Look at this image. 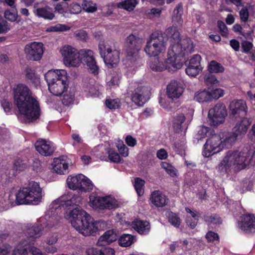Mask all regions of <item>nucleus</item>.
Returning <instances> with one entry per match:
<instances>
[{"instance_id":"nucleus-1","label":"nucleus","mask_w":255,"mask_h":255,"mask_svg":"<svg viewBox=\"0 0 255 255\" xmlns=\"http://www.w3.org/2000/svg\"><path fill=\"white\" fill-rule=\"evenodd\" d=\"M82 199L81 196L71 192L62 195L51 203L49 210L40 222H43L48 229H55L61 219L58 213L63 209L64 218L80 234L85 237L95 236L105 224L94 220L79 206Z\"/></svg>"},{"instance_id":"nucleus-2","label":"nucleus","mask_w":255,"mask_h":255,"mask_svg":"<svg viewBox=\"0 0 255 255\" xmlns=\"http://www.w3.org/2000/svg\"><path fill=\"white\" fill-rule=\"evenodd\" d=\"M166 34L171 37V43L167 53V58L163 62L159 58L154 59L149 64L150 68L155 71H162L165 69L175 71L179 69L182 63L179 59L180 56L191 53L194 51V45L189 38L181 40L180 34L175 26L168 27Z\"/></svg>"},{"instance_id":"nucleus-3","label":"nucleus","mask_w":255,"mask_h":255,"mask_svg":"<svg viewBox=\"0 0 255 255\" xmlns=\"http://www.w3.org/2000/svg\"><path fill=\"white\" fill-rule=\"evenodd\" d=\"M13 91L14 103L19 112V117L23 118L25 122L38 119L40 116L39 105L28 88L19 84L14 88Z\"/></svg>"},{"instance_id":"nucleus-4","label":"nucleus","mask_w":255,"mask_h":255,"mask_svg":"<svg viewBox=\"0 0 255 255\" xmlns=\"http://www.w3.org/2000/svg\"><path fill=\"white\" fill-rule=\"evenodd\" d=\"M251 153L248 147L228 151L223 156L217 169L222 174L238 172L249 164Z\"/></svg>"},{"instance_id":"nucleus-5","label":"nucleus","mask_w":255,"mask_h":255,"mask_svg":"<svg viewBox=\"0 0 255 255\" xmlns=\"http://www.w3.org/2000/svg\"><path fill=\"white\" fill-rule=\"evenodd\" d=\"M85 62L89 71L94 74L99 73V67L96 64L93 51L90 49H82L76 50L71 56L63 61L67 68H78Z\"/></svg>"},{"instance_id":"nucleus-6","label":"nucleus","mask_w":255,"mask_h":255,"mask_svg":"<svg viewBox=\"0 0 255 255\" xmlns=\"http://www.w3.org/2000/svg\"><path fill=\"white\" fill-rule=\"evenodd\" d=\"M85 62L89 71L94 74L99 73V67L96 64L93 51L90 49H82L76 50L71 56L63 61L67 68H78Z\"/></svg>"},{"instance_id":"nucleus-7","label":"nucleus","mask_w":255,"mask_h":255,"mask_svg":"<svg viewBox=\"0 0 255 255\" xmlns=\"http://www.w3.org/2000/svg\"><path fill=\"white\" fill-rule=\"evenodd\" d=\"M85 62L89 71L94 74L99 73V67L96 64L93 51L90 49H82L76 50L71 56L63 61L67 68H78Z\"/></svg>"},{"instance_id":"nucleus-8","label":"nucleus","mask_w":255,"mask_h":255,"mask_svg":"<svg viewBox=\"0 0 255 255\" xmlns=\"http://www.w3.org/2000/svg\"><path fill=\"white\" fill-rule=\"evenodd\" d=\"M44 78L49 92L54 96H61L69 87L68 75L65 69L49 70L45 74Z\"/></svg>"},{"instance_id":"nucleus-9","label":"nucleus","mask_w":255,"mask_h":255,"mask_svg":"<svg viewBox=\"0 0 255 255\" xmlns=\"http://www.w3.org/2000/svg\"><path fill=\"white\" fill-rule=\"evenodd\" d=\"M44 195L39 184L32 181L27 186L20 188L15 195V202L17 205H38L42 202Z\"/></svg>"},{"instance_id":"nucleus-10","label":"nucleus","mask_w":255,"mask_h":255,"mask_svg":"<svg viewBox=\"0 0 255 255\" xmlns=\"http://www.w3.org/2000/svg\"><path fill=\"white\" fill-rule=\"evenodd\" d=\"M165 35L169 37L171 42V37L166 34V31L164 34L161 32H154L147 40L144 50L148 56L156 57L165 53L167 40Z\"/></svg>"},{"instance_id":"nucleus-11","label":"nucleus","mask_w":255,"mask_h":255,"mask_svg":"<svg viewBox=\"0 0 255 255\" xmlns=\"http://www.w3.org/2000/svg\"><path fill=\"white\" fill-rule=\"evenodd\" d=\"M99 50L101 56L108 67H113L119 62L120 50L114 45H109L102 42L99 44Z\"/></svg>"},{"instance_id":"nucleus-12","label":"nucleus","mask_w":255,"mask_h":255,"mask_svg":"<svg viewBox=\"0 0 255 255\" xmlns=\"http://www.w3.org/2000/svg\"><path fill=\"white\" fill-rule=\"evenodd\" d=\"M66 182L68 187L73 190H80L82 192H90L94 187L92 182L82 174L69 175Z\"/></svg>"},{"instance_id":"nucleus-13","label":"nucleus","mask_w":255,"mask_h":255,"mask_svg":"<svg viewBox=\"0 0 255 255\" xmlns=\"http://www.w3.org/2000/svg\"><path fill=\"white\" fill-rule=\"evenodd\" d=\"M127 60L133 62L138 58V52L142 44V39L131 34L126 39Z\"/></svg>"},{"instance_id":"nucleus-14","label":"nucleus","mask_w":255,"mask_h":255,"mask_svg":"<svg viewBox=\"0 0 255 255\" xmlns=\"http://www.w3.org/2000/svg\"><path fill=\"white\" fill-rule=\"evenodd\" d=\"M129 90L132 92L131 100L136 105L142 106L149 99L148 89L137 82H132L129 84Z\"/></svg>"},{"instance_id":"nucleus-15","label":"nucleus","mask_w":255,"mask_h":255,"mask_svg":"<svg viewBox=\"0 0 255 255\" xmlns=\"http://www.w3.org/2000/svg\"><path fill=\"white\" fill-rule=\"evenodd\" d=\"M23 234L21 239L25 241L24 245L33 244L42 235L41 226L36 223L27 224L24 227Z\"/></svg>"},{"instance_id":"nucleus-16","label":"nucleus","mask_w":255,"mask_h":255,"mask_svg":"<svg viewBox=\"0 0 255 255\" xmlns=\"http://www.w3.org/2000/svg\"><path fill=\"white\" fill-rule=\"evenodd\" d=\"M227 115L226 107L223 105L217 104L209 111V122L212 126H218L225 122Z\"/></svg>"},{"instance_id":"nucleus-17","label":"nucleus","mask_w":255,"mask_h":255,"mask_svg":"<svg viewBox=\"0 0 255 255\" xmlns=\"http://www.w3.org/2000/svg\"><path fill=\"white\" fill-rule=\"evenodd\" d=\"M220 139V136L215 134L207 140L202 151L204 157H208L223 150Z\"/></svg>"},{"instance_id":"nucleus-18","label":"nucleus","mask_w":255,"mask_h":255,"mask_svg":"<svg viewBox=\"0 0 255 255\" xmlns=\"http://www.w3.org/2000/svg\"><path fill=\"white\" fill-rule=\"evenodd\" d=\"M71 159L66 156L55 158L52 163V169L54 172L59 175H64L69 173V168L72 166Z\"/></svg>"},{"instance_id":"nucleus-19","label":"nucleus","mask_w":255,"mask_h":255,"mask_svg":"<svg viewBox=\"0 0 255 255\" xmlns=\"http://www.w3.org/2000/svg\"><path fill=\"white\" fill-rule=\"evenodd\" d=\"M43 51V44L41 42H33L26 45L24 48L27 57L34 61H37L41 58Z\"/></svg>"},{"instance_id":"nucleus-20","label":"nucleus","mask_w":255,"mask_h":255,"mask_svg":"<svg viewBox=\"0 0 255 255\" xmlns=\"http://www.w3.org/2000/svg\"><path fill=\"white\" fill-rule=\"evenodd\" d=\"M238 227L246 234L255 232V217L253 215L247 214L241 216L238 222Z\"/></svg>"},{"instance_id":"nucleus-21","label":"nucleus","mask_w":255,"mask_h":255,"mask_svg":"<svg viewBox=\"0 0 255 255\" xmlns=\"http://www.w3.org/2000/svg\"><path fill=\"white\" fill-rule=\"evenodd\" d=\"M230 115L235 118L244 117L247 112V106L243 100H234L229 106Z\"/></svg>"},{"instance_id":"nucleus-22","label":"nucleus","mask_w":255,"mask_h":255,"mask_svg":"<svg viewBox=\"0 0 255 255\" xmlns=\"http://www.w3.org/2000/svg\"><path fill=\"white\" fill-rule=\"evenodd\" d=\"M36 150L41 155L45 156L52 154L55 149L53 142L43 139H39L35 143Z\"/></svg>"},{"instance_id":"nucleus-23","label":"nucleus","mask_w":255,"mask_h":255,"mask_svg":"<svg viewBox=\"0 0 255 255\" xmlns=\"http://www.w3.org/2000/svg\"><path fill=\"white\" fill-rule=\"evenodd\" d=\"M184 87L182 83L176 81H171L167 86L166 94L171 99L179 98L183 94Z\"/></svg>"},{"instance_id":"nucleus-24","label":"nucleus","mask_w":255,"mask_h":255,"mask_svg":"<svg viewBox=\"0 0 255 255\" xmlns=\"http://www.w3.org/2000/svg\"><path fill=\"white\" fill-rule=\"evenodd\" d=\"M218 135L220 136V141L222 149L230 148L238 139H240L233 131L221 132Z\"/></svg>"},{"instance_id":"nucleus-25","label":"nucleus","mask_w":255,"mask_h":255,"mask_svg":"<svg viewBox=\"0 0 255 255\" xmlns=\"http://www.w3.org/2000/svg\"><path fill=\"white\" fill-rule=\"evenodd\" d=\"M33 12L35 16L45 19L52 20L55 16L52 8L47 5L39 7L37 3L34 4Z\"/></svg>"},{"instance_id":"nucleus-26","label":"nucleus","mask_w":255,"mask_h":255,"mask_svg":"<svg viewBox=\"0 0 255 255\" xmlns=\"http://www.w3.org/2000/svg\"><path fill=\"white\" fill-rule=\"evenodd\" d=\"M239 121L233 128V131L241 139L246 133L250 123L247 118L244 117L239 118Z\"/></svg>"},{"instance_id":"nucleus-27","label":"nucleus","mask_w":255,"mask_h":255,"mask_svg":"<svg viewBox=\"0 0 255 255\" xmlns=\"http://www.w3.org/2000/svg\"><path fill=\"white\" fill-rule=\"evenodd\" d=\"M167 197L161 191L156 190L152 192L150 197V202L156 207H163L167 203Z\"/></svg>"},{"instance_id":"nucleus-28","label":"nucleus","mask_w":255,"mask_h":255,"mask_svg":"<svg viewBox=\"0 0 255 255\" xmlns=\"http://www.w3.org/2000/svg\"><path fill=\"white\" fill-rule=\"evenodd\" d=\"M117 233L113 230H109L101 236L97 241V245L99 246H104L109 245L118 239Z\"/></svg>"},{"instance_id":"nucleus-29","label":"nucleus","mask_w":255,"mask_h":255,"mask_svg":"<svg viewBox=\"0 0 255 255\" xmlns=\"http://www.w3.org/2000/svg\"><path fill=\"white\" fill-rule=\"evenodd\" d=\"M103 88L98 85L85 84L83 86V91L85 95L87 97H98Z\"/></svg>"},{"instance_id":"nucleus-30","label":"nucleus","mask_w":255,"mask_h":255,"mask_svg":"<svg viewBox=\"0 0 255 255\" xmlns=\"http://www.w3.org/2000/svg\"><path fill=\"white\" fill-rule=\"evenodd\" d=\"M119 206V202L114 196L110 195L103 196L102 210L115 209Z\"/></svg>"},{"instance_id":"nucleus-31","label":"nucleus","mask_w":255,"mask_h":255,"mask_svg":"<svg viewBox=\"0 0 255 255\" xmlns=\"http://www.w3.org/2000/svg\"><path fill=\"white\" fill-rule=\"evenodd\" d=\"M131 226L135 230L141 235L148 234L150 229L149 223L146 221L136 220L132 222Z\"/></svg>"},{"instance_id":"nucleus-32","label":"nucleus","mask_w":255,"mask_h":255,"mask_svg":"<svg viewBox=\"0 0 255 255\" xmlns=\"http://www.w3.org/2000/svg\"><path fill=\"white\" fill-rule=\"evenodd\" d=\"M173 128L175 131L179 132L183 130H186L187 127L185 123V117L182 114L177 115L174 117Z\"/></svg>"},{"instance_id":"nucleus-33","label":"nucleus","mask_w":255,"mask_h":255,"mask_svg":"<svg viewBox=\"0 0 255 255\" xmlns=\"http://www.w3.org/2000/svg\"><path fill=\"white\" fill-rule=\"evenodd\" d=\"M183 7L181 4H178L175 7L172 17V21L174 25L181 26L182 25L183 20L182 19Z\"/></svg>"},{"instance_id":"nucleus-34","label":"nucleus","mask_w":255,"mask_h":255,"mask_svg":"<svg viewBox=\"0 0 255 255\" xmlns=\"http://www.w3.org/2000/svg\"><path fill=\"white\" fill-rule=\"evenodd\" d=\"M185 211L189 214L186 218V223L191 228L193 229L197 224L199 215L197 212L192 211L188 208H185Z\"/></svg>"},{"instance_id":"nucleus-35","label":"nucleus","mask_w":255,"mask_h":255,"mask_svg":"<svg viewBox=\"0 0 255 255\" xmlns=\"http://www.w3.org/2000/svg\"><path fill=\"white\" fill-rule=\"evenodd\" d=\"M89 205L93 209L98 210H102L103 196H98L96 193H92L89 197Z\"/></svg>"},{"instance_id":"nucleus-36","label":"nucleus","mask_w":255,"mask_h":255,"mask_svg":"<svg viewBox=\"0 0 255 255\" xmlns=\"http://www.w3.org/2000/svg\"><path fill=\"white\" fill-rule=\"evenodd\" d=\"M63 94V97L62 100V103L67 106L72 104L75 100L74 88H68L67 90H66Z\"/></svg>"},{"instance_id":"nucleus-37","label":"nucleus","mask_w":255,"mask_h":255,"mask_svg":"<svg viewBox=\"0 0 255 255\" xmlns=\"http://www.w3.org/2000/svg\"><path fill=\"white\" fill-rule=\"evenodd\" d=\"M77 49L69 44H65L61 46L59 48V53L62 58L63 61L66 59L68 57L71 55Z\"/></svg>"},{"instance_id":"nucleus-38","label":"nucleus","mask_w":255,"mask_h":255,"mask_svg":"<svg viewBox=\"0 0 255 255\" xmlns=\"http://www.w3.org/2000/svg\"><path fill=\"white\" fill-rule=\"evenodd\" d=\"M208 70L211 73H219L224 72L225 68L221 64L212 60L208 64Z\"/></svg>"},{"instance_id":"nucleus-39","label":"nucleus","mask_w":255,"mask_h":255,"mask_svg":"<svg viewBox=\"0 0 255 255\" xmlns=\"http://www.w3.org/2000/svg\"><path fill=\"white\" fill-rule=\"evenodd\" d=\"M138 1L137 0H125L118 3L119 8H123L127 11H130L135 7Z\"/></svg>"},{"instance_id":"nucleus-40","label":"nucleus","mask_w":255,"mask_h":255,"mask_svg":"<svg viewBox=\"0 0 255 255\" xmlns=\"http://www.w3.org/2000/svg\"><path fill=\"white\" fill-rule=\"evenodd\" d=\"M25 241L20 239L18 244L13 250L12 255H27V246L29 244H26Z\"/></svg>"},{"instance_id":"nucleus-41","label":"nucleus","mask_w":255,"mask_h":255,"mask_svg":"<svg viewBox=\"0 0 255 255\" xmlns=\"http://www.w3.org/2000/svg\"><path fill=\"white\" fill-rule=\"evenodd\" d=\"M194 100L199 103L210 101L209 90H204L197 92L194 96Z\"/></svg>"},{"instance_id":"nucleus-42","label":"nucleus","mask_w":255,"mask_h":255,"mask_svg":"<svg viewBox=\"0 0 255 255\" xmlns=\"http://www.w3.org/2000/svg\"><path fill=\"white\" fill-rule=\"evenodd\" d=\"M161 166L170 177H176L177 176V170L170 163L166 162H162Z\"/></svg>"},{"instance_id":"nucleus-43","label":"nucleus","mask_w":255,"mask_h":255,"mask_svg":"<svg viewBox=\"0 0 255 255\" xmlns=\"http://www.w3.org/2000/svg\"><path fill=\"white\" fill-rule=\"evenodd\" d=\"M4 17L11 22L16 20L18 14L15 6L11 7V9H6L4 12Z\"/></svg>"},{"instance_id":"nucleus-44","label":"nucleus","mask_w":255,"mask_h":255,"mask_svg":"<svg viewBox=\"0 0 255 255\" xmlns=\"http://www.w3.org/2000/svg\"><path fill=\"white\" fill-rule=\"evenodd\" d=\"M134 242V237L129 234H125L122 236L119 240V244L122 247L130 246Z\"/></svg>"},{"instance_id":"nucleus-45","label":"nucleus","mask_w":255,"mask_h":255,"mask_svg":"<svg viewBox=\"0 0 255 255\" xmlns=\"http://www.w3.org/2000/svg\"><path fill=\"white\" fill-rule=\"evenodd\" d=\"M208 90L210 101L213 100L219 99L222 97L225 94L224 90L221 88H213Z\"/></svg>"},{"instance_id":"nucleus-46","label":"nucleus","mask_w":255,"mask_h":255,"mask_svg":"<svg viewBox=\"0 0 255 255\" xmlns=\"http://www.w3.org/2000/svg\"><path fill=\"white\" fill-rule=\"evenodd\" d=\"M26 77L33 83L35 86H37L40 83L39 76L36 74L33 70L27 68L26 70Z\"/></svg>"},{"instance_id":"nucleus-47","label":"nucleus","mask_w":255,"mask_h":255,"mask_svg":"<svg viewBox=\"0 0 255 255\" xmlns=\"http://www.w3.org/2000/svg\"><path fill=\"white\" fill-rule=\"evenodd\" d=\"M166 216L168 219L169 223L176 228H178L181 223V220L178 215L171 212H167Z\"/></svg>"},{"instance_id":"nucleus-48","label":"nucleus","mask_w":255,"mask_h":255,"mask_svg":"<svg viewBox=\"0 0 255 255\" xmlns=\"http://www.w3.org/2000/svg\"><path fill=\"white\" fill-rule=\"evenodd\" d=\"M144 183L145 181L139 178L134 179V187L139 196H142L144 193Z\"/></svg>"},{"instance_id":"nucleus-49","label":"nucleus","mask_w":255,"mask_h":255,"mask_svg":"<svg viewBox=\"0 0 255 255\" xmlns=\"http://www.w3.org/2000/svg\"><path fill=\"white\" fill-rule=\"evenodd\" d=\"M209 133V128L207 127L202 126L198 128L197 132L195 134L194 138L198 142L199 140L205 138Z\"/></svg>"},{"instance_id":"nucleus-50","label":"nucleus","mask_w":255,"mask_h":255,"mask_svg":"<svg viewBox=\"0 0 255 255\" xmlns=\"http://www.w3.org/2000/svg\"><path fill=\"white\" fill-rule=\"evenodd\" d=\"M202 70L201 67H198V66H192L188 65L186 69V74L190 77H195Z\"/></svg>"},{"instance_id":"nucleus-51","label":"nucleus","mask_w":255,"mask_h":255,"mask_svg":"<svg viewBox=\"0 0 255 255\" xmlns=\"http://www.w3.org/2000/svg\"><path fill=\"white\" fill-rule=\"evenodd\" d=\"M83 9L88 12H94L97 9V5L95 3L91 1L84 0L82 4Z\"/></svg>"},{"instance_id":"nucleus-52","label":"nucleus","mask_w":255,"mask_h":255,"mask_svg":"<svg viewBox=\"0 0 255 255\" xmlns=\"http://www.w3.org/2000/svg\"><path fill=\"white\" fill-rule=\"evenodd\" d=\"M70 27L65 24H57L48 27L46 31L48 32H62L70 30Z\"/></svg>"},{"instance_id":"nucleus-53","label":"nucleus","mask_w":255,"mask_h":255,"mask_svg":"<svg viewBox=\"0 0 255 255\" xmlns=\"http://www.w3.org/2000/svg\"><path fill=\"white\" fill-rule=\"evenodd\" d=\"M205 221L209 224H219L221 222L220 218L216 215H207L204 217Z\"/></svg>"},{"instance_id":"nucleus-54","label":"nucleus","mask_w":255,"mask_h":255,"mask_svg":"<svg viewBox=\"0 0 255 255\" xmlns=\"http://www.w3.org/2000/svg\"><path fill=\"white\" fill-rule=\"evenodd\" d=\"M106 152L108 154L109 160L113 162H118L120 161V156L119 154L115 152V150L111 148H108L106 149Z\"/></svg>"},{"instance_id":"nucleus-55","label":"nucleus","mask_w":255,"mask_h":255,"mask_svg":"<svg viewBox=\"0 0 255 255\" xmlns=\"http://www.w3.org/2000/svg\"><path fill=\"white\" fill-rule=\"evenodd\" d=\"M204 81L207 86L219 85L220 83V81L215 76L212 75H205L204 77Z\"/></svg>"},{"instance_id":"nucleus-56","label":"nucleus","mask_w":255,"mask_h":255,"mask_svg":"<svg viewBox=\"0 0 255 255\" xmlns=\"http://www.w3.org/2000/svg\"><path fill=\"white\" fill-rule=\"evenodd\" d=\"M120 79V76L116 74L110 78V79L107 82V85L110 88H114L116 86L119 85Z\"/></svg>"},{"instance_id":"nucleus-57","label":"nucleus","mask_w":255,"mask_h":255,"mask_svg":"<svg viewBox=\"0 0 255 255\" xmlns=\"http://www.w3.org/2000/svg\"><path fill=\"white\" fill-rule=\"evenodd\" d=\"M106 106L110 109H115L120 106L118 99H108L106 101Z\"/></svg>"},{"instance_id":"nucleus-58","label":"nucleus","mask_w":255,"mask_h":255,"mask_svg":"<svg viewBox=\"0 0 255 255\" xmlns=\"http://www.w3.org/2000/svg\"><path fill=\"white\" fill-rule=\"evenodd\" d=\"M9 23L4 20H0V34H5L10 30Z\"/></svg>"},{"instance_id":"nucleus-59","label":"nucleus","mask_w":255,"mask_h":255,"mask_svg":"<svg viewBox=\"0 0 255 255\" xmlns=\"http://www.w3.org/2000/svg\"><path fill=\"white\" fill-rule=\"evenodd\" d=\"M201 58L198 54L194 55L189 61L188 65L192 66H198V67H201L200 66V61Z\"/></svg>"},{"instance_id":"nucleus-60","label":"nucleus","mask_w":255,"mask_h":255,"mask_svg":"<svg viewBox=\"0 0 255 255\" xmlns=\"http://www.w3.org/2000/svg\"><path fill=\"white\" fill-rule=\"evenodd\" d=\"M117 148H118L120 154L122 156L124 157H127L128 156V149L125 144H123V142L120 143L117 145Z\"/></svg>"},{"instance_id":"nucleus-61","label":"nucleus","mask_w":255,"mask_h":255,"mask_svg":"<svg viewBox=\"0 0 255 255\" xmlns=\"http://www.w3.org/2000/svg\"><path fill=\"white\" fill-rule=\"evenodd\" d=\"M1 104L4 112L6 114H10L12 107L11 103L8 102L6 100H4L1 102Z\"/></svg>"},{"instance_id":"nucleus-62","label":"nucleus","mask_w":255,"mask_h":255,"mask_svg":"<svg viewBox=\"0 0 255 255\" xmlns=\"http://www.w3.org/2000/svg\"><path fill=\"white\" fill-rule=\"evenodd\" d=\"M58 240V236L56 233H52L49 235L46 239V243L49 245H52L56 243Z\"/></svg>"},{"instance_id":"nucleus-63","label":"nucleus","mask_w":255,"mask_h":255,"mask_svg":"<svg viewBox=\"0 0 255 255\" xmlns=\"http://www.w3.org/2000/svg\"><path fill=\"white\" fill-rule=\"evenodd\" d=\"M240 17L243 22H246L249 18V11L246 7H243L240 11Z\"/></svg>"},{"instance_id":"nucleus-64","label":"nucleus","mask_w":255,"mask_h":255,"mask_svg":"<svg viewBox=\"0 0 255 255\" xmlns=\"http://www.w3.org/2000/svg\"><path fill=\"white\" fill-rule=\"evenodd\" d=\"M70 12L72 14H78L81 11V6L77 3H73L70 5Z\"/></svg>"}]
</instances>
